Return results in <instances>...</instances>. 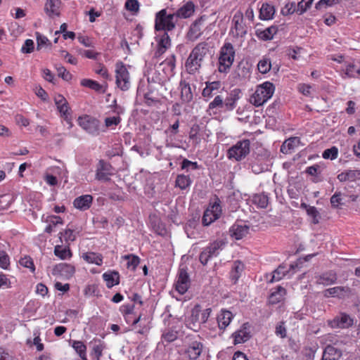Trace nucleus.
<instances>
[{"label":"nucleus","mask_w":360,"mask_h":360,"mask_svg":"<svg viewBox=\"0 0 360 360\" xmlns=\"http://www.w3.org/2000/svg\"><path fill=\"white\" fill-rule=\"evenodd\" d=\"M208 44L201 42L192 50L186 62V68L189 74H194L201 66V62L208 51Z\"/></svg>","instance_id":"nucleus-1"},{"label":"nucleus","mask_w":360,"mask_h":360,"mask_svg":"<svg viewBox=\"0 0 360 360\" xmlns=\"http://www.w3.org/2000/svg\"><path fill=\"white\" fill-rule=\"evenodd\" d=\"M275 87L270 82H265L257 86L255 92L251 97V101L255 106L262 105L274 93Z\"/></svg>","instance_id":"nucleus-2"},{"label":"nucleus","mask_w":360,"mask_h":360,"mask_svg":"<svg viewBox=\"0 0 360 360\" xmlns=\"http://www.w3.org/2000/svg\"><path fill=\"white\" fill-rule=\"evenodd\" d=\"M235 58V49L233 45L226 42L221 48L219 58V71L226 72L232 65Z\"/></svg>","instance_id":"nucleus-3"},{"label":"nucleus","mask_w":360,"mask_h":360,"mask_svg":"<svg viewBox=\"0 0 360 360\" xmlns=\"http://www.w3.org/2000/svg\"><path fill=\"white\" fill-rule=\"evenodd\" d=\"M250 140L243 139L238 141L228 150L227 156L229 159H234L236 161H240L250 153Z\"/></svg>","instance_id":"nucleus-4"},{"label":"nucleus","mask_w":360,"mask_h":360,"mask_svg":"<svg viewBox=\"0 0 360 360\" xmlns=\"http://www.w3.org/2000/svg\"><path fill=\"white\" fill-rule=\"evenodd\" d=\"M115 72L117 86L122 91H127L130 87V75L123 62L116 63Z\"/></svg>","instance_id":"nucleus-5"},{"label":"nucleus","mask_w":360,"mask_h":360,"mask_svg":"<svg viewBox=\"0 0 360 360\" xmlns=\"http://www.w3.org/2000/svg\"><path fill=\"white\" fill-rule=\"evenodd\" d=\"M79 125L87 133L98 136L100 133V121L90 115H83L78 118Z\"/></svg>","instance_id":"nucleus-6"},{"label":"nucleus","mask_w":360,"mask_h":360,"mask_svg":"<svg viewBox=\"0 0 360 360\" xmlns=\"http://www.w3.org/2000/svg\"><path fill=\"white\" fill-rule=\"evenodd\" d=\"M232 27L230 34L234 37H243L247 34V27L243 22V15L241 12H237L233 17Z\"/></svg>","instance_id":"nucleus-7"},{"label":"nucleus","mask_w":360,"mask_h":360,"mask_svg":"<svg viewBox=\"0 0 360 360\" xmlns=\"http://www.w3.org/2000/svg\"><path fill=\"white\" fill-rule=\"evenodd\" d=\"M205 19V15H202L191 25L186 34V38L188 40L195 41L202 35V27Z\"/></svg>","instance_id":"nucleus-8"},{"label":"nucleus","mask_w":360,"mask_h":360,"mask_svg":"<svg viewBox=\"0 0 360 360\" xmlns=\"http://www.w3.org/2000/svg\"><path fill=\"white\" fill-rule=\"evenodd\" d=\"M55 104L60 116L70 124H71V114L70 107L65 98L62 95H57L54 98Z\"/></svg>","instance_id":"nucleus-9"},{"label":"nucleus","mask_w":360,"mask_h":360,"mask_svg":"<svg viewBox=\"0 0 360 360\" xmlns=\"http://www.w3.org/2000/svg\"><path fill=\"white\" fill-rule=\"evenodd\" d=\"M352 294V290L348 286H336L328 288L323 291V296L325 297H338L339 299H344L348 297Z\"/></svg>","instance_id":"nucleus-10"},{"label":"nucleus","mask_w":360,"mask_h":360,"mask_svg":"<svg viewBox=\"0 0 360 360\" xmlns=\"http://www.w3.org/2000/svg\"><path fill=\"white\" fill-rule=\"evenodd\" d=\"M191 281L189 276L184 268L179 270L178 278L176 283V290L180 293H185L190 286Z\"/></svg>","instance_id":"nucleus-11"},{"label":"nucleus","mask_w":360,"mask_h":360,"mask_svg":"<svg viewBox=\"0 0 360 360\" xmlns=\"http://www.w3.org/2000/svg\"><path fill=\"white\" fill-rule=\"evenodd\" d=\"M111 165L110 163L105 162L103 160H99L97 169H96V178L98 180H103L107 181L109 179V176L110 174L111 170Z\"/></svg>","instance_id":"nucleus-12"},{"label":"nucleus","mask_w":360,"mask_h":360,"mask_svg":"<svg viewBox=\"0 0 360 360\" xmlns=\"http://www.w3.org/2000/svg\"><path fill=\"white\" fill-rule=\"evenodd\" d=\"M116 100L113 101L115 105L114 112H116L117 115L114 117H108L104 120V123L106 128L114 129L121 122L122 119L120 115L123 112V109L122 107L118 106L116 104Z\"/></svg>","instance_id":"nucleus-13"},{"label":"nucleus","mask_w":360,"mask_h":360,"mask_svg":"<svg viewBox=\"0 0 360 360\" xmlns=\"http://www.w3.org/2000/svg\"><path fill=\"white\" fill-rule=\"evenodd\" d=\"M249 232V226L245 224H234L229 229V233L236 240L242 239Z\"/></svg>","instance_id":"nucleus-14"},{"label":"nucleus","mask_w":360,"mask_h":360,"mask_svg":"<svg viewBox=\"0 0 360 360\" xmlns=\"http://www.w3.org/2000/svg\"><path fill=\"white\" fill-rule=\"evenodd\" d=\"M60 0H47L44 5V11L50 18L60 15Z\"/></svg>","instance_id":"nucleus-15"},{"label":"nucleus","mask_w":360,"mask_h":360,"mask_svg":"<svg viewBox=\"0 0 360 360\" xmlns=\"http://www.w3.org/2000/svg\"><path fill=\"white\" fill-rule=\"evenodd\" d=\"M195 11V5L192 1H187L180 7L175 13L178 18H188L193 15Z\"/></svg>","instance_id":"nucleus-16"},{"label":"nucleus","mask_w":360,"mask_h":360,"mask_svg":"<svg viewBox=\"0 0 360 360\" xmlns=\"http://www.w3.org/2000/svg\"><path fill=\"white\" fill-rule=\"evenodd\" d=\"M178 18L175 13H169L168 16L160 20V31H172L176 27Z\"/></svg>","instance_id":"nucleus-17"},{"label":"nucleus","mask_w":360,"mask_h":360,"mask_svg":"<svg viewBox=\"0 0 360 360\" xmlns=\"http://www.w3.org/2000/svg\"><path fill=\"white\" fill-rule=\"evenodd\" d=\"M53 274H58L66 278L72 277L75 273V267L70 264L61 263L53 268Z\"/></svg>","instance_id":"nucleus-18"},{"label":"nucleus","mask_w":360,"mask_h":360,"mask_svg":"<svg viewBox=\"0 0 360 360\" xmlns=\"http://www.w3.org/2000/svg\"><path fill=\"white\" fill-rule=\"evenodd\" d=\"M93 197L91 195H83L74 200L73 205L79 210L85 211L91 207Z\"/></svg>","instance_id":"nucleus-19"},{"label":"nucleus","mask_w":360,"mask_h":360,"mask_svg":"<svg viewBox=\"0 0 360 360\" xmlns=\"http://www.w3.org/2000/svg\"><path fill=\"white\" fill-rule=\"evenodd\" d=\"M353 323V320L350 318V316L346 314H341L339 316H337L334 318V319L330 322V325L333 328H345L352 326Z\"/></svg>","instance_id":"nucleus-20"},{"label":"nucleus","mask_w":360,"mask_h":360,"mask_svg":"<svg viewBox=\"0 0 360 360\" xmlns=\"http://www.w3.org/2000/svg\"><path fill=\"white\" fill-rule=\"evenodd\" d=\"M108 288H111L120 283V274L117 271L109 270L102 275Z\"/></svg>","instance_id":"nucleus-21"},{"label":"nucleus","mask_w":360,"mask_h":360,"mask_svg":"<svg viewBox=\"0 0 360 360\" xmlns=\"http://www.w3.org/2000/svg\"><path fill=\"white\" fill-rule=\"evenodd\" d=\"M81 257L88 264L101 266L103 263V257L101 253L95 252H83Z\"/></svg>","instance_id":"nucleus-22"},{"label":"nucleus","mask_w":360,"mask_h":360,"mask_svg":"<svg viewBox=\"0 0 360 360\" xmlns=\"http://www.w3.org/2000/svg\"><path fill=\"white\" fill-rule=\"evenodd\" d=\"M248 323H244L240 329L233 333L232 336L234 338V344H240L248 341L250 338V332L247 327Z\"/></svg>","instance_id":"nucleus-23"},{"label":"nucleus","mask_w":360,"mask_h":360,"mask_svg":"<svg viewBox=\"0 0 360 360\" xmlns=\"http://www.w3.org/2000/svg\"><path fill=\"white\" fill-rule=\"evenodd\" d=\"M240 91L236 89L231 92L229 96L224 99V110L231 111L236 108V103L239 99V93Z\"/></svg>","instance_id":"nucleus-24"},{"label":"nucleus","mask_w":360,"mask_h":360,"mask_svg":"<svg viewBox=\"0 0 360 360\" xmlns=\"http://www.w3.org/2000/svg\"><path fill=\"white\" fill-rule=\"evenodd\" d=\"M338 276L335 271H328L323 273L318 277L317 283L323 285H330L336 283Z\"/></svg>","instance_id":"nucleus-25"},{"label":"nucleus","mask_w":360,"mask_h":360,"mask_svg":"<svg viewBox=\"0 0 360 360\" xmlns=\"http://www.w3.org/2000/svg\"><path fill=\"white\" fill-rule=\"evenodd\" d=\"M148 91L145 94L144 98H145V103L148 106L152 105H156L158 103V99L155 95H154V92L152 90L153 88V84L155 83L153 77H150L148 76Z\"/></svg>","instance_id":"nucleus-26"},{"label":"nucleus","mask_w":360,"mask_h":360,"mask_svg":"<svg viewBox=\"0 0 360 360\" xmlns=\"http://www.w3.org/2000/svg\"><path fill=\"white\" fill-rule=\"evenodd\" d=\"M203 348V345L197 341H194L188 346L186 349V354L191 360L197 359L200 355Z\"/></svg>","instance_id":"nucleus-27"},{"label":"nucleus","mask_w":360,"mask_h":360,"mask_svg":"<svg viewBox=\"0 0 360 360\" xmlns=\"http://www.w3.org/2000/svg\"><path fill=\"white\" fill-rule=\"evenodd\" d=\"M342 356L341 350L329 345L326 347L321 360H338Z\"/></svg>","instance_id":"nucleus-28"},{"label":"nucleus","mask_w":360,"mask_h":360,"mask_svg":"<svg viewBox=\"0 0 360 360\" xmlns=\"http://www.w3.org/2000/svg\"><path fill=\"white\" fill-rule=\"evenodd\" d=\"M89 344L92 346L91 354L95 356L96 360H100L103 355V351L105 348L104 341L98 338H94Z\"/></svg>","instance_id":"nucleus-29"},{"label":"nucleus","mask_w":360,"mask_h":360,"mask_svg":"<svg viewBox=\"0 0 360 360\" xmlns=\"http://www.w3.org/2000/svg\"><path fill=\"white\" fill-rule=\"evenodd\" d=\"M233 314L230 311L222 310L217 316V323L220 330H224L230 323Z\"/></svg>","instance_id":"nucleus-30"},{"label":"nucleus","mask_w":360,"mask_h":360,"mask_svg":"<svg viewBox=\"0 0 360 360\" xmlns=\"http://www.w3.org/2000/svg\"><path fill=\"white\" fill-rule=\"evenodd\" d=\"M244 264L239 260L233 262L232 269L230 272V278L233 283H236L244 270Z\"/></svg>","instance_id":"nucleus-31"},{"label":"nucleus","mask_w":360,"mask_h":360,"mask_svg":"<svg viewBox=\"0 0 360 360\" xmlns=\"http://www.w3.org/2000/svg\"><path fill=\"white\" fill-rule=\"evenodd\" d=\"M285 289L281 286H278L275 291L272 292L269 297V302L271 304H276L281 302L285 295Z\"/></svg>","instance_id":"nucleus-32"},{"label":"nucleus","mask_w":360,"mask_h":360,"mask_svg":"<svg viewBox=\"0 0 360 360\" xmlns=\"http://www.w3.org/2000/svg\"><path fill=\"white\" fill-rule=\"evenodd\" d=\"M181 98L182 101L188 103L193 99V94L190 84L185 81H181Z\"/></svg>","instance_id":"nucleus-33"},{"label":"nucleus","mask_w":360,"mask_h":360,"mask_svg":"<svg viewBox=\"0 0 360 360\" xmlns=\"http://www.w3.org/2000/svg\"><path fill=\"white\" fill-rule=\"evenodd\" d=\"M54 255L60 259H70L72 256V253L69 246L63 247V245H56L54 248Z\"/></svg>","instance_id":"nucleus-34"},{"label":"nucleus","mask_w":360,"mask_h":360,"mask_svg":"<svg viewBox=\"0 0 360 360\" xmlns=\"http://www.w3.org/2000/svg\"><path fill=\"white\" fill-rule=\"evenodd\" d=\"M278 27L276 26H270L264 30H257V36L264 40L267 41L273 39V37L276 34Z\"/></svg>","instance_id":"nucleus-35"},{"label":"nucleus","mask_w":360,"mask_h":360,"mask_svg":"<svg viewBox=\"0 0 360 360\" xmlns=\"http://www.w3.org/2000/svg\"><path fill=\"white\" fill-rule=\"evenodd\" d=\"M275 9L269 4H263L259 11V18L262 20H270L273 18Z\"/></svg>","instance_id":"nucleus-36"},{"label":"nucleus","mask_w":360,"mask_h":360,"mask_svg":"<svg viewBox=\"0 0 360 360\" xmlns=\"http://www.w3.org/2000/svg\"><path fill=\"white\" fill-rule=\"evenodd\" d=\"M235 74L239 79H245L250 75V68L247 62L240 61L238 63L236 70Z\"/></svg>","instance_id":"nucleus-37"},{"label":"nucleus","mask_w":360,"mask_h":360,"mask_svg":"<svg viewBox=\"0 0 360 360\" xmlns=\"http://www.w3.org/2000/svg\"><path fill=\"white\" fill-rule=\"evenodd\" d=\"M224 245L225 243L224 241L216 240L205 248V249L211 257H217L219 254V251L222 250Z\"/></svg>","instance_id":"nucleus-38"},{"label":"nucleus","mask_w":360,"mask_h":360,"mask_svg":"<svg viewBox=\"0 0 360 360\" xmlns=\"http://www.w3.org/2000/svg\"><path fill=\"white\" fill-rule=\"evenodd\" d=\"M72 347L76 351L82 360H87L86 356V346L82 341L73 340Z\"/></svg>","instance_id":"nucleus-39"},{"label":"nucleus","mask_w":360,"mask_h":360,"mask_svg":"<svg viewBox=\"0 0 360 360\" xmlns=\"http://www.w3.org/2000/svg\"><path fill=\"white\" fill-rule=\"evenodd\" d=\"M359 175V170H347L339 174L337 178L340 182H344L346 181H354Z\"/></svg>","instance_id":"nucleus-40"},{"label":"nucleus","mask_w":360,"mask_h":360,"mask_svg":"<svg viewBox=\"0 0 360 360\" xmlns=\"http://www.w3.org/2000/svg\"><path fill=\"white\" fill-rule=\"evenodd\" d=\"M80 84L82 86L87 87L92 90H94L96 92L100 93L105 91V90L103 88V86L95 80H92L90 79H83L81 80Z\"/></svg>","instance_id":"nucleus-41"},{"label":"nucleus","mask_w":360,"mask_h":360,"mask_svg":"<svg viewBox=\"0 0 360 360\" xmlns=\"http://www.w3.org/2000/svg\"><path fill=\"white\" fill-rule=\"evenodd\" d=\"M159 54L164 53L171 46V39L167 32L159 34Z\"/></svg>","instance_id":"nucleus-42"},{"label":"nucleus","mask_w":360,"mask_h":360,"mask_svg":"<svg viewBox=\"0 0 360 360\" xmlns=\"http://www.w3.org/2000/svg\"><path fill=\"white\" fill-rule=\"evenodd\" d=\"M251 169L255 174H260L266 169V165L261 159L255 158L250 163Z\"/></svg>","instance_id":"nucleus-43"},{"label":"nucleus","mask_w":360,"mask_h":360,"mask_svg":"<svg viewBox=\"0 0 360 360\" xmlns=\"http://www.w3.org/2000/svg\"><path fill=\"white\" fill-rule=\"evenodd\" d=\"M252 202L260 208H266L269 203V198L264 193H257L252 197Z\"/></svg>","instance_id":"nucleus-44"},{"label":"nucleus","mask_w":360,"mask_h":360,"mask_svg":"<svg viewBox=\"0 0 360 360\" xmlns=\"http://www.w3.org/2000/svg\"><path fill=\"white\" fill-rule=\"evenodd\" d=\"M175 183L176 186L179 187L181 190H184L191 186L192 181L189 176L184 174H179L176 176Z\"/></svg>","instance_id":"nucleus-45"},{"label":"nucleus","mask_w":360,"mask_h":360,"mask_svg":"<svg viewBox=\"0 0 360 360\" xmlns=\"http://www.w3.org/2000/svg\"><path fill=\"white\" fill-rule=\"evenodd\" d=\"M300 143L298 137H291L286 140L282 145L281 150L283 153H288L293 149Z\"/></svg>","instance_id":"nucleus-46"},{"label":"nucleus","mask_w":360,"mask_h":360,"mask_svg":"<svg viewBox=\"0 0 360 360\" xmlns=\"http://www.w3.org/2000/svg\"><path fill=\"white\" fill-rule=\"evenodd\" d=\"M345 74L349 77L360 76V63H349L346 67Z\"/></svg>","instance_id":"nucleus-47"},{"label":"nucleus","mask_w":360,"mask_h":360,"mask_svg":"<svg viewBox=\"0 0 360 360\" xmlns=\"http://www.w3.org/2000/svg\"><path fill=\"white\" fill-rule=\"evenodd\" d=\"M219 82H206V87L202 90V95L203 97H211L212 91L217 90L220 87Z\"/></svg>","instance_id":"nucleus-48"},{"label":"nucleus","mask_w":360,"mask_h":360,"mask_svg":"<svg viewBox=\"0 0 360 360\" xmlns=\"http://www.w3.org/2000/svg\"><path fill=\"white\" fill-rule=\"evenodd\" d=\"M19 264L22 266L28 269L31 273L34 274L36 269L35 265L32 258L30 256L25 255L23 257H21L19 260Z\"/></svg>","instance_id":"nucleus-49"},{"label":"nucleus","mask_w":360,"mask_h":360,"mask_svg":"<svg viewBox=\"0 0 360 360\" xmlns=\"http://www.w3.org/2000/svg\"><path fill=\"white\" fill-rule=\"evenodd\" d=\"M174 56L172 59L165 60L159 64V68H161L162 70L169 75H172L173 70L175 67L174 62Z\"/></svg>","instance_id":"nucleus-50"},{"label":"nucleus","mask_w":360,"mask_h":360,"mask_svg":"<svg viewBox=\"0 0 360 360\" xmlns=\"http://www.w3.org/2000/svg\"><path fill=\"white\" fill-rule=\"evenodd\" d=\"M125 260H127V268L134 271L137 266L140 263V258L134 255H127L123 257Z\"/></svg>","instance_id":"nucleus-51"},{"label":"nucleus","mask_w":360,"mask_h":360,"mask_svg":"<svg viewBox=\"0 0 360 360\" xmlns=\"http://www.w3.org/2000/svg\"><path fill=\"white\" fill-rule=\"evenodd\" d=\"M177 338V332L172 328L162 332V340L164 342H172Z\"/></svg>","instance_id":"nucleus-52"},{"label":"nucleus","mask_w":360,"mask_h":360,"mask_svg":"<svg viewBox=\"0 0 360 360\" xmlns=\"http://www.w3.org/2000/svg\"><path fill=\"white\" fill-rule=\"evenodd\" d=\"M288 272L285 270V267L283 265H280L276 269L273 271L272 278L270 282L278 281L283 278V276Z\"/></svg>","instance_id":"nucleus-53"},{"label":"nucleus","mask_w":360,"mask_h":360,"mask_svg":"<svg viewBox=\"0 0 360 360\" xmlns=\"http://www.w3.org/2000/svg\"><path fill=\"white\" fill-rule=\"evenodd\" d=\"M139 6L138 0H127L124 4V8L133 15L139 12Z\"/></svg>","instance_id":"nucleus-54"},{"label":"nucleus","mask_w":360,"mask_h":360,"mask_svg":"<svg viewBox=\"0 0 360 360\" xmlns=\"http://www.w3.org/2000/svg\"><path fill=\"white\" fill-rule=\"evenodd\" d=\"M271 67V61L268 58H264L261 60L257 65L258 70L262 74L268 72L270 70Z\"/></svg>","instance_id":"nucleus-55"},{"label":"nucleus","mask_w":360,"mask_h":360,"mask_svg":"<svg viewBox=\"0 0 360 360\" xmlns=\"http://www.w3.org/2000/svg\"><path fill=\"white\" fill-rule=\"evenodd\" d=\"M338 154V148L335 146H333L330 148L326 149L322 153V157L324 159H330L333 160L337 158Z\"/></svg>","instance_id":"nucleus-56"},{"label":"nucleus","mask_w":360,"mask_h":360,"mask_svg":"<svg viewBox=\"0 0 360 360\" xmlns=\"http://www.w3.org/2000/svg\"><path fill=\"white\" fill-rule=\"evenodd\" d=\"M224 98L221 95L215 96L214 100L210 103L208 109L213 110L214 108H224Z\"/></svg>","instance_id":"nucleus-57"},{"label":"nucleus","mask_w":360,"mask_h":360,"mask_svg":"<svg viewBox=\"0 0 360 360\" xmlns=\"http://www.w3.org/2000/svg\"><path fill=\"white\" fill-rule=\"evenodd\" d=\"M307 213L309 216L312 218V223L314 224L319 223V219L321 218L320 213L317 210L315 207H307Z\"/></svg>","instance_id":"nucleus-58"},{"label":"nucleus","mask_w":360,"mask_h":360,"mask_svg":"<svg viewBox=\"0 0 360 360\" xmlns=\"http://www.w3.org/2000/svg\"><path fill=\"white\" fill-rule=\"evenodd\" d=\"M144 193L148 198H153L156 193L155 185L153 182H150L149 179L147 180V183L144 187Z\"/></svg>","instance_id":"nucleus-59"},{"label":"nucleus","mask_w":360,"mask_h":360,"mask_svg":"<svg viewBox=\"0 0 360 360\" xmlns=\"http://www.w3.org/2000/svg\"><path fill=\"white\" fill-rule=\"evenodd\" d=\"M313 0H302L297 4V13L299 15L304 13L311 5Z\"/></svg>","instance_id":"nucleus-60"},{"label":"nucleus","mask_w":360,"mask_h":360,"mask_svg":"<svg viewBox=\"0 0 360 360\" xmlns=\"http://www.w3.org/2000/svg\"><path fill=\"white\" fill-rule=\"evenodd\" d=\"M10 266V258L8 254L0 250V267L4 269H8Z\"/></svg>","instance_id":"nucleus-61"},{"label":"nucleus","mask_w":360,"mask_h":360,"mask_svg":"<svg viewBox=\"0 0 360 360\" xmlns=\"http://www.w3.org/2000/svg\"><path fill=\"white\" fill-rule=\"evenodd\" d=\"M56 70L58 72V75L63 78L65 81H69L72 79V75L68 72L66 68L62 65H59L56 67Z\"/></svg>","instance_id":"nucleus-62"},{"label":"nucleus","mask_w":360,"mask_h":360,"mask_svg":"<svg viewBox=\"0 0 360 360\" xmlns=\"http://www.w3.org/2000/svg\"><path fill=\"white\" fill-rule=\"evenodd\" d=\"M94 71L96 74L100 75L103 78L106 79H110V75L108 69L103 64L99 63L97 68L94 69Z\"/></svg>","instance_id":"nucleus-63"},{"label":"nucleus","mask_w":360,"mask_h":360,"mask_svg":"<svg viewBox=\"0 0 360 360\" xmlns=\"http://www.w3.org/2000/svg\"><path fill=\"white\" fill-rule=\"evenodd\" d=\"M199 166L196 162H192L187 159H184L181 162V169H186L187 171L191 169H198Z\"/></svg>","instance_id":"nucleus-64"}]
</instances>
